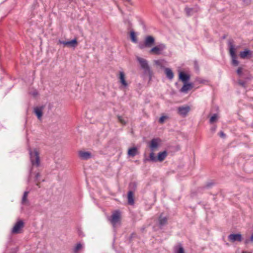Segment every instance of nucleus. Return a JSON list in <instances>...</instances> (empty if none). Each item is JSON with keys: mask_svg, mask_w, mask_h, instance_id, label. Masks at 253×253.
I'll return each instance as SVG.
<instances>
[{"mask_svg": "<svg viewBox=\"0 0 253 253\" xmlns=\"http://www.w3.org/2000/svg\"><path fill=\"white\" fill-rule=\"evenodd\" d=\"M12 233H16V223H15L13 226V228L12 229Z\"/></svg>", "mask_w": 253, "mask_h": 253, "instance_id": "nucleus-40", "label": "nucleus"}, {"mask_svg": "<svg viewBox=\"0 0 253 253\" xmlns=\"http://www.w3.org/2000/svg\"><path fill=\"white\" fill-rule=\"evenodd\" d=\"M120 212L119 211H116L112 214L110 220L114 227L120 221Z\"/></svg>", "mask_w": 253, "mask_h": 253, "instance_id": "nucleus-5", "label": "nucleus"}, {"mask_svg": "<svg viewBox=\"0 0 253 253\" xmlns=\"http://www.w3.org/2000/svg\"><path fill=\"white\" fill-rule=\"evenodd\" d=\"M226 37H227V36L226 35H224V36H223L222 39H225L226 38Z\"/></svg>", "mask_w": 253, "mask_h": 253, "instance_id": "nucleus-45", "label": "nucleus"}, {"mask_svg": "<svg viewBox=\"0 0 253 253\" xmlns=\"http://www.w3.org/2000/svg\"><path fill=\"white\" fill-rule=\"evenodd\" d=\"M190 110L189 106H180L177 109L178 113L182 116H185Z\"/></svg>", "mask_w": 253, "mask_h": 253, "instance_id": "nucleus-11", "label": "nucleus"}, {"mask_svg": "<svg viewBox=\"0 0 253 253\" xmlns=\"http://www.w3.org/2000/svg\"><path fill=\"white\" fill-rule=\"evenodd\" d=\"M194 68L196 71H199V66L198 64V62L197 60H195L194 61Z\"/></svg>", "mask_w": 253, "mask_h": 253, "instance_id": "nucleus-32", "label": "nucleus"}, {"mask_svg": "<svg viewBox=\"0 0 253 253\" xmlns=\"http://www.w3.org/2000/svg\"><path fill=\"white\" fill-rule=\"evenodd\" d=\"M136 236V234L133 233L131 234L130 237H129V240L131 241L132 239L134 237Z\"/></svg>", "mask_w": 253, "mask_h": 253, "instance_id": "nucleus-41", "label": "nucleus"}, {"mask_svg": "<svg viewBox=\"0 0 253 253\" xmlns=\"http://www.w3.org/2000/svg\"><path fill=\"white\" fill-rule=\"evenodd\" d=\"M168 218L166 217H164L161 214L159 217V223L160 225L164 226L167 224Z\"/></svg>", "mask_w": 253, "mask_h": 253, "instance_id": "nucleus-24", "label": "nucleus"}, {"mask_svg": "<svg viewBox=\"0 0 253 253\" xmlns=\"http://www.w3.org/2000/svg\"><path fill=\"white\" fill-rule=\"evenodd\" d=\"M138 47L140 49H142L147 46L146 45H145V42H144V43H139L138 45Z\"/></svg>", "mask_w": 253, "mask_h": 253, "instance_id": "nucleus-37", "label": "nucleus"}, {"mask_svg": "<svg viewBox=\"0 0 253 253\" xmlns=\"http://www.w3.org/2000/svg\"><path fill=\"white\" fill-rule=\"evenodd\" d=\"M217 119V115L216 114H214L210 118V122L211 124L214 122Z\"/></svg>", "mask_w": 253, "mask_h": 253, "instance_id": "nucleus-28", "label": "nucleus"}, {"mask_svg": "<svg viewBox=\"0 0 253 253\" xmlns=\"http://www.w3.org/2000/svg\"><path fill=\"white\" fill-rule=\"evenodd\" d=\"M130 38L133 42L136 43L137 42V39L134 31H131L130 32Z\"/></svg>", "mask_w": 253, "mask_h": 253, "instance_id": "nucleus-26", "label": "nucleus"}, {"mask_svg": "<svg viewBox=\"0 0 253 253\" xmlns=\"http://www.w3.org/2000/svg\"><path fill=\"white\" fill-rule=\"evenodd\" d=\"M249 241V240H246V242H245V243L246 244H248Z\"/></svg>", "mask_w": 253, "mask_h": 253, "instance_id": "nucleus-48", "label": "nucleus"}, {"mask_svg": "<svg viewBox=\"0 0 253 253\" xmlns=\"http://www.w3.org/2000/svg\"><path fill=\"white\" fill-rule=\"evenodd\" d=\"M214 184V183L213 182H209L207 183L206 185L203 187V188H210L212 186H213Z\"/></svg>", "mask_w": 253, "mask_h": 253, "instance_id": "nucleus-31", "label": "nucleus"}, {"mask_svg": "<svg viewBox=\"0 0 253 253\" xmlns=\"http://www.w3.org/2000/svg\"><path fill=\"white\" fill-rule=\"evenodd\" d=\"M240 57L242 59H250L253 57V52L248 48L240 53Z\"/></svg>", "mask_w": 253, "mask_h": 253, "instance_id": "nucleus-8", "label": "nucleus"}, {"mask_svg": "<svg viewBox=\"0 0 253 253\" xmlns=\"http://www.w3.org/2000/svg\"><path fill=\"white\" fill-rule=\"evenodd\" d=\"M156 64H157V65H160V63H159V61H156Z\"/></svg>", "mask_w": 253, "mask_h": 253, "instance_id": "nucleus-46", "label": "nucleus"}, {"mask_svg": "<svg viewBox=\"0 0 253 253\" xmlns=\"http://www.w3.org/2000/svg\"><path fill=\"white\" fill-rule=\"evenodd\" d=\"M218 135L222 138H225L226 137V134L224 133L223 131H220L218 133Z\"/></svg>", "mask_w": 253, "mask_h": 253, "instance_id": "nucleus-35", "label": "nucleus"}, {"mask_svg": "<svg viewBox=\"0 0 253 253\" xmlns=\"http://www.w3.org/2000/svg\"><path fill=\"white\" fill-rule=\"evenodd\" d=\"M237 73L238 75L241 76L242 74V68L241 67H239L237 70Z\"/></svg>", "mask_w": 253, "mask_h": 253, "instance_id": "nucleus-38", "label": "nucleus"}, {"mask_svg": "<svg viewBox=\"0 0 253 253\" xmlns=\"http://www.w3.org/2000/svg\"><path fill=\"white\" fill-rule=\"evenodd\" d=\"M24 226V222L22 220L17 221V234L21 233V228Z\"/></svg>", "mask_w": 253, "mask_h": 253, "instance_id": "nucleus-25", "label": "nucleus"}, {"mask_svg": "<svg viewBox=\"0 0 253 253\" xmlns=\"http://www.w3.org/2000/svg\"><path fill=\"white\" fill-rule=\"evenodd\" d=\"M29 194V191H25L23 193V195L22 196L21 203L22 205L24 206H28L29 205V201L28 200V196Z\"/></svg>", "mask_w": 253, "mask_h": 253, "instance_id": "nucleus-17", "label": "nucleus"}, {"mask_svg": "<svg viewBox=\"0 0 253 253\" xmlns=\"http://www.w3.org/2000/svg\"><path fill=\"white\" fill-rule=\"evenodd\" d=\"M167 117L165 116H163L161 117L159 119V123H163L165 120L166 119Z\"/></svg>", "mask_w": 253, "mask_h": 253, "instance_id": "nucleus-36", "label": "nucleus"}, {"mask_svg": "<svg viewBox=\"0 0 253 253\" xmlns=\"http://www.w3.org/2000/svg\"><path fill=\"white\" fill-rule=\"evenodd\" d=\"M119 79L120 83L124 87H126V86H128V84L127 83L125 79V75L124 72H120Z\"/></svg>", "mask_w": 253, "mask_h": 253, "instance_id": "nucleus-16", "label": "nucleus"}, {"mask_svg": "<svg viewBox=\"0 0 253 253\" xmlns=\"http://www.w3.org/2000/svg\"><path fill=\"white\" fill-rule=\"evenodd\" d=\"M168 155V153L167 151H164L163 152H160L158 154L157 160V161L162 162L163 161Z\"/></svg>", "mask_w": 253, "mask_h": 253, "instance_id": "nucleus-21", "label": "nucleus"}, {"mask_svg": "<svg viewBox=\"0 0 253 253\" xmlns=\"http://www.w3.org/2000/svg\"><path fill=\"white\" fill-rule=\"evenodd\" d=\"M228 45L230 46L229 52L232 58V64L234 66H237L239 64V62L237 59L236 49L233 44L232 40H229L228 41Z\"/></svg>", "mask_w": 253, "mask_h": 253, "instance_id": "nucleus-3", "label": "nucleus"}, {"mask_svg": "<svg viewBox=\"0 0 253 253\" xmlns=\"http://www.w3.org/2000/svg\"><path fill=\"white\" fill-rule=\"evenodd\" d=\"M228 238L231 242H241L243 240L242 236L240 233L231 234L228 236Z\"/></svg>", "mask_w": 253, "mask_h": 253, "instance_id": "nucleus-7", "label": "nucleus"}, {"mask_svg": "<svg viewBox=\"0 0 253 253\" xmlns=\"http://www.w3.org/2000/svg\"><path fill=\"white\" fill-rule=\"evenodd\" d=\"M138 154V149L136 147H133L128 149L127 155L128 156L133 157Z\"/></svg>", "mask_w": 253, "mask_h": 253, "instance_id": "nucleus-22", "label": "nucleus"}, {"mask_svg": "<svg viewBox=\"0 0 253 253\" xmlns=\"http://www.w3.org/2000/svg\"><path fill=\"white\" fill-rule=\"evenodd\" d=\"M157 157L155 156L153 151H152L150 154L149 157L145 158L143 161L144 163H146L147 162H157Z\"/></svg>", "mask_w": 253, "mask_h": 253, "instance_id": "nucleus-20", "label": "nucleus"}, {"mask_svg": "<svg viewBox=\"0 0 253 253\" xmlns=\"http://www.w3.org/2000/svg\"><path fill=\"white\" fill-rule=\"evenodd\" d=\"M82 247V245L81 243H78L77 244L76 246L74 248V252L75 253H77L79 250H80Z\"/></svg>", "mask_w": 253, "mask_h": 253, "instance_id": "nucleus-30", "label": "nucleus"}, {"mask_svg": "<svg viewBox=\"0 0 253 253\" xmlns=\"http://www.w3.org/2000/svg\"><path fill=\"white\" fill-rule=\"evenodd\" d=\"M59 43L63 44L64 46L74 48L76 47L78 44V42L76 39H74L70 41H64L59 40Z\"/></svg>", "mask_w": 253, "mask_h": 253, "instance_id": "nucleus-6", "label": "nucleus"}, {"mask_svg": "<svg viewBox=\"0 0 253 253\" xmlns=\"http://www.w3.org/2000/svg\"><path fill=\"white\" fill-rule=\"evenodd\" d=\"M79 235H80V236H82V232L80 231V232H79Z\"/></svg>", "mask_w": 253, "mask_h": 253, "instance_id": "nucleus-47", "label": "nucleus"}, {"mask_svg": "<svg viewBox=\"0 0 253 253\" xmlns=\"http://www.w3.org/2000/svg\"><path fill=\"white\" fill-rule=\"evenodd\" d=\"M137 61L139 62L141 68L144 70V74L147 75L151 78L152 76V71L148 64L147 61L140 57L137 58Z\"/></svg>", "mask_w": 253, "mask_h": 253, "instance_id": "nucleus-2", "label": "nucleus"}, {"mask_svg": "<svg viewBox=\"0 0 253 253\" xmlns=\"http://www.w3.org/2000/svg\"><path fill=\"white\" fill-rule=\"evenodd\" d=\"M238 84L242 86V87H246V83L245 81L240 80L238 81Z\"/></svg>", "mask_w": 253, "mask_h": 253, "instance_id": "nucleus-33", "label": "nucleus"}, {"mask_svg": "<svg viewBox=\"0 0 253 253\" xmlns=\"http://www.w3.org/2000/svg\"><path fill=\"white\" fill-rule=\"evenodd\" d=\"M165 73L166 75L167 78L169 80H171L173 78V73L170 69L169 68H166L165 69Z\"/></svg>", "mask_w": 253, "mask_h": 253, "instance_id": "nucleus-23", "label": "nucleus"}, {"mask_svg": "<svg viewBox=\"0 0 253 253\" xmlns=\"http://www.w3.org/2000/svg\"><path fill=\"white\" fill-rule=\"evenodd\" d=\"M137 187V184L136 182H131L129 185V188L130 189V190H132L133 192L136 190Z\"/></svg>", "mask_w": 253, "mask_h": 253, "instance_id": "nucleus-27", "label": "nucleus"}, {"mask_svg": "<svg viewBox=\"0 0 253 253\" xmlns=\"http://www.w3.org/2000/svg\"><path fill=\"white\" fill-rule=\"evenodd\" d=\"M192 84L188 82L183 83V85L180 91L182 92H187L188 90L192 87Z\"/></svg>", "mask_w": 253, "mask_h": 253, "instance_id": "nucleus-19", "label": "nucleus"}, {"mask_svg": "<svg viewBox=\"0 0 253 253\" xmlns=\"http://www.w3.org/2000/svg\"><path fill=\"white\" fill-rule=\"evenodd\" d=\"M179 80L183 83L188 82L190 79V75L186 74L184 72L181 71L178 75Z\"/></svg>", "mask_w": 253, "mask_h": 253, "instance_id": "nucleus-12", "label": "nucleus"}, {"mask_svg": "<svg viewBox=\"0 0 253 253\" xmlns=\"http://www.w3.org/2000/svg\"><path fill=\"white\" fill-rule=\"evenodd\" d=\"M166 45L164 43H160L159 45L152 48L149 52L156 55H160L162 51L166 48Z\"/></svg>", "mask_w": 253, "mask_h": 253, "instance_id": "nucleus-4", "label": "nucleus"}, {"mask_svg": "<svg viewBox=\"0 0 253 253\" xmlns=\"http://www.w3.org/2000/svg\"><path fill=\"white\" fill-rule=\"evenodd\" d=\"M44 108V105L36 107L34 109V113L39 120H41L43 115V110Z\"/></svg>", "mask_w": 253, "mask_h": 253, "instance_id": "nucleus-9", "label": "nucleus"}, {"mask_svg": "<svg viewBox=\"0 0 253 253\" xmlns=\"http://www.w3.org/2000/svg\"><path fill=\"white\" fill-rule=\"evenodd\" d=\"M200 82L201 83H203V81H200Z\"/></svg>", "mask_w": 253, "mask_h": 253, "instance_id": "nucleus-49", "label": "nucleus"}, {"mask_svg": "<svg viewBox=\"0 0 253 253\" xmlns=\"http://www.w3.org/2000/svg\"><path fill=\"white\" fill-rule=\"evenodd\" d=\"M155 38L152 36H148L145 38V42L147 47H151L155 43Z\"/></svg>", "mask_w": 253, "mask_h": 253, "instance_id": "nucleus-15", "label": "nucleus"}, {"mask_svg": "<svg viewBox=\"0 0 253 253\" xmlns=\"http://www.w3.org/2000/svg\"><path fill=\"white\" fill-rule=\"evenodd\" d=\"M176 253H184V249L181 244L178 245Z\"/></svg>", "mask_w": 253, "mask_h": 253, "instance_id": "nucleus-29", "label": "nucleus"}, {"mask_svg": "<svg viewBox=\"0 0 253 253\" xmlns=\"http://www.w3.org/2000/svg\"><path fill=\"white\" fill-rule=\"evenodd\" d=\"M200 8L197 5H196L194 7L189 8L185 7V11L187 16H190L193 15L194 13L199 11Z\"/></svg>", "mask_w": 253, "mask_h": 253, "instance_id": "nucleus-10", "label": "nucleus"}, {"mask_svg": "<svg viewBox=\"0 0 253 253\" xmlns=\"http://www.w3.org/2000/svg\"><path fill=\"white\" fill-rule=\"evenodd\" d=\"M119 121L122 124H126V122L123 119L122 117L120 116H117Z\"/></svg>", "mask_w": 253, "mask_h": 253, "instance_id": "nucleus-34", "label": "nucleus"}, {"mask_svg": "<svg viewBox=\"0 0 253 253\" xmlns=\"http://www.w3.org/2000/svg\"><path fill=\"white\" fill-rule=\"evenodd\" d=\"M79 156L82 160H87L91 157V154L89 152L80 151L79 152Z\"/></svg>", "mask_w": 253, "mask_h": 253, "instance_id": "nucleus-14", "label": "nucleus"}, {"mask_svg": "<svg viewBox=\"0 0 253 253\" xmlns=\"http://www.w3.org/2000/svg\"><path fill=\"white\" fill-rule=\"evenodd\" d=\"M29 153L30 155V161L32 165V168L31 169L30 176L32 177L33 174L34 176V181L36 183V185L39 188L41 187L40 183L41 182H44V179H41V171L38 170L35 171H32L34 167H39L40 165V153L36 148H29Z\"/></svg>", "mask_w": 253, "mask_h": 253, "instance_id": "nucleus-1", "label": "nucleus"}, {"mask_svg": "<svg viewBox=\"0 0 253 253\" xmlns=\"http://www.w3.org/2000/svg\"><path fill=\"white\" fill-rule=\"evenodd\" d=\"M127 203L129 205L132 206L134 204V195L132 190H129L127 193Z\"/></svg>", "mask_w": 253, "mask_h": 253, "instance_id": "nucleus-13", "label": "nucleus"}, {"mask_svg": "<svg viewBox=\"0 0 253 253\" xmlns=\"http://www.w3.org/2000/svg\"><path fill=\"white\" fill-rule=\"evenodd\" d=\"M250 241L252 242H253V233L252 234V235L250 237Z\"/></svg>", "mask_w": 253, "mask_h": 253, "instance_id": "nucleus-44", "label": "nucleus"}, {"mask_svg": "<svg viewBox=\"0 0 253 253\" xmlns=\"http://www.w3.org/2000/svg\"><path fill=\"white\" fill-rule=\"evenodd\" d=\"M243 1L247 4H249L250 2V0H243Z\"/></svg>", "mask_w": 253, "mask_h": 253, "instance_id": "nucleus-42", "label": "nucleus"}, {"mask_svg": "<svg viewBox=\"0 0 253 253\" xmlns=\"http://www.w3.org/2000/svg\"><path fill=\"white\" fill-rule=\"evenodd\" d=\"M160 139L158 138H153L151 140L150 144V147L152 151H154L159 146V141Z\"/></svg>", "mask_w": 253, "mask_h": 253, "instance_id": "nucleus-18", "label": "nucleus"}, {"mask_svg": "<svg viewBox=\"0 0 253 253\" xmlns=\"http://www.w3.org/2000/svg\"><path fill=\"white\" fill-rule=\"evenodd\" d=\"M216 129V126H212V127H211L210 130L212 133H214Z\"/></svg>", "mask_w": 253, "mask_h": 253, "instance_id": "nucleus-39", "label": "nucleus"}, {"mask_svg": "<svg viewBox=\"0 0 253 253\" xmlns=\"http://www.w3.org/2000/svg\"><path fill=\"white\" fill-rule=\"evenodd\" d=\"M38 94V92L37 91H34L33 93H32V95L34 96H36Z\"/></svg>", "mask_w": 253, "mask_h": 253, "instance_id": "nucleus-43", "label": "nucleus"}]
</instances>
